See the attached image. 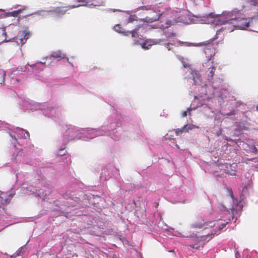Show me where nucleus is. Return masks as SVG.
<instances>
[{
    "mask_svg": "<svg viewBox=\"0 0 258 258\" xmlns=\"http://www.w3.org/2000/svg\"><path fill=\"white\" fill-rule=\"evenodd\" d=\"M117 27H118V28H119V25H116L114 27V28H115V30H117Z\"/></svg>",
    "mask_w": 258,
    "mask_h": 258,
    "instance_id": "obj_28",
    "label": "nucleus"
},
{
    "mask_svg": "<svg viewBox=\"0 0 258 258\" xmlns=\"http://www.w3.org/2000/svg\"><path fill=\"white\" fill-rule=\"evenodd\" d=\"M194 127V125L192 124H187L185 125L182 128H178L175 130V134L176 135H179L183 132H187L189 130H191Z\"/></svg>",
    "mask_w": 258,
    "mask_h": 258,
    "instance_id": "obj_8",
    "label": "nucleus"
},
{
    "mask_svg": "<svg viewBox=\"0 0 258 258\" xmlns=\"http://www.w3.org/2000/svg\"><path fill=\"white\" fill-rule=\"evenodd\" d=\"M236 165L234 163L232 164H225V169L224 171L225 173L230 174L231 175H236L235 167Z\"/></svg>",
    "mask_w": 258,
    "mask_h": 258,
    "instance_id": "obj_7",
    "label": "nucleus"
},
{
    "mask_svg": "<svg viewBox=\"0 0 258 258\" xmlns=\"http://www.w3.org/2000/svg\"><path fill=\"white\" fill-rule=\"evenodd\" d=\"M20 11H15L12 12L11 13L12 14V16L14 17H17L20 13Z\"/></svg>",
    "mask_w": 258,
    "mask_h": 258,
    "instance_id": "obj_23",
    "label": "nucleus"
},
{
    "mask_svg": "<svg viewBox=\"0 0 258 258\" xmlns=\"http://www.w3.org/2000/svg\"><path fill=\"white\" fill-rule=\"evenodd\" d=\"M174 135L172 134V131H169L168 133H167L164 137L165 140H173V144L176 147H178L177 144L175 143V140L173 139Z\"/></svg>",
    "mask_w": 258,
    "mask_h": 258,
    "instance_id": "obj_13",
    "label": "nucleus"
},
{
    "mask_svg": "<svg viewBox=\"0 0 258 258\" xmlns=\"http://www.w3.org/2000/svg\"><path fill=\"white\" fill-rule=\"evenodd\" d=\"M203 43H204V45H205L207 44V42H204Z\"/></svg>",
    "mask_w": 258,
    "mask_h": 258,
    "instance_id": "obj_31",
    "label": "nucleus"
},
{
    "mask_svg": "<svg viewBox=\"0 0 258 258\" xmlns=\"http://www.w3.org/2000/svg\"><path fill=\"white\" fill-rule=\"evenodd\" d=\"M247 2L252 6H258V0H247Z\"/></svg>",
    "mask_w": 258,
    "mask_h": 258,
    "instance_id": "obj_19",
    "label": "nucleus"
},
{
    "mask_svg": "<svg viewBox=\"0 0 258 258\" xmlns=\"http://www.w3.org/2000/svg\"><path fill=\"white\" fill-rule=\"evenodd\" d=\"M214 54H215V52L213 51V49H212V50L211 51V53L210 54V56L212 57V56H213L214 55Z\"/></svg>",
    "mask_w": 258,
    "mask_h": 258,
    "instance_id": "obj_25",
    "label": "nucleus"
},
{
    "mask_svg": "<svg viewBox=\"0 0 258 258\" xmlns=\"http://www.w3.org/2000/svg\"><path fill=\"white\" fill-rule=\"evenodd\" d=\"M11 258H15V257H14V256H11Z\"/></svg>",
    "mask_w": 258,
    "mask_h": 258,
    "instance_id": "obj_32",
    "label": "nucleus"
},
{
    "mask_svg": "<svg viewBox=\"0 0 258 258\" xmlns=\"http://www.w3.org/2000/svg\"><path fill=\"white\" fill-rule=\"evenodd\" d=\"M211 51V49H209V48H206L205 50V53L207 54V51Z\"/></svg>",
    "mask_w": 258,
    "mask_h": 258,
    "instance_id": "obj_27",
    "label": "nucleus"
},
{
    "mask_svg": "<svg viewBox=\"0 0 258 258\" xmlns=\"http://www.w3.org/2000/svg\"><path fill=\"white\" fill-rule=\"evenodd\" d=\"M230 193L231 197L232 198V199H233V192H232V191L231 189L230 190Z\"/></svg>",
    "mask_w": 258,
    "mask_h": 258,
    "instance_id": "obj_26",
    "label": "nucleus"
},
{
    "mask_svg": "<svg viewBox=\"0 0 258 258\" xmlns=\"http://www.w3.org/2000/svg\"><path fill=\"white\" fill-rule=\"evenodd\" d=\"M224 26L221 29H227L229 32L233 31L234 29L246 30L250 27V29H256L258 26V18L250 19L244 17H231L223 23Z\"/></svg>",
    "mask_w": 258,
    "mask_h": 258,
    "instance_id": "obj_2",
    "label": "nucleus"
},
{
    "mask_svg": "<svg viewBox=\"0 0 258 258\" xmlns=\"http://www.w3.org/2000/svg\"><path fill=\"white\" fill-rule=\"evenodd\" d=\"M138 29H135L134 30H133L131 31L127 32L126 34H125V36H128L129 34H131L132 37H136L138 36Z\"/></svg>",
    "mask_w": 258,
    "mask_h": 258,
    "instance_id": "obj_15",
    "label": "nucleus"
},
{
    "mask_svg": "<svg viewBox=\"0 0 258 258\" xmlns=\"http://www.w3.org/2000/svg\"><path fill=\"white\" fill-rule=\"evenodd\" d=\"M30 36V33L28 30L20 31L17 36H15V34L10 35V36H11V40H13L16 41L18 44L21 45L26 43Z\"/></svg>",
    "mask_w": 258,
    "mask_h": 258,
    "instance_id": "obj_4",
    "label": "nucleus"
},
{
    "mask_svg": "<svg viewBox=\"0 0 258 258\" xmlns=\"http://www.w3.org/2000/svg\"><path fill=\"white\" fill-rule=\"evenodd\" d=\"M215 15L212 13H210L208 15L204 16H199L195 15V23H200L209 24L214 23V19L215 18Z\"/></svg>",
    "mask_w": 258,
    "mask_h": 258,
    "instance_id": "obj_5",
    "label": "nucleus"
},
{
    "mask_svg": "<svg viewBox=\"0 0 258 258\" xmlns=\"http://www.w3.org/2000/svg\"><path fill=\"white\" fill-rule=\"evenodd\" d=\"M20 132H21L22 137L24 139H27L29 138V133L28 131H25L23 130H20Z\"/></svg>",
    "mask_w": 258,
    "mask_h": 258,
    "instance_id": "obj_16",
    "label": "nucleus"
},
{
    "mask_svg": "<svg viewBox=\"0 0 258 258\" xmlns=\"http://www.w3.org/2000/svg\"><path fill=\"white\" fill-rule=\"evenodd\" d=\"M66 8L67 9H64V7H57L53 10V12L58 16L63 15L66 13L67 10H70L68 6Z\"/></svg>",
    "mask_w": 258,
    "mask_h": 258,
    "instance_id": "obj_9",
    "label": "nucleus"
},
{
    "mask_svg": "<svg viewBox=\"0 0 258 258\" xmlns=\"http://www.w3.org/2000/svg\"><path fill=\"white\" fill-rule=\"evenodd\" d=\"M228 115H232L235 114V111L232 110L230 112H229L227 114Z\"/></svg>",
    "mask_w": 258,
    "mask_h": 258,
    "instance_id": "obj_24",
    "label": "nucleus"
},
{
    "mask_svg": "<svg viewBox=\"0 0 258 258\" xmlns=\"http://www.w3.org/2000/svg\"><path fill=\"white\" fill-rule=\"evenodd\" d=\"M88 3H89V5H92L94 6H102L104 5V0H90L88 2Z\"/></svg>",
    "mask_w": 258,
    "mask_h": 258,
    "instance_id": "obj_10",
    "label": "nucleus"
},
{
    "mask_svg": "<svg viewBox=\"0 0 258 258\" xmlns=\"http://www.w3.org/2000/svg\"><path fill=\"white\" fill-rule=\"evenodd\" d=\"M140 9L146 10L147 11L146 16L144 18V22L147 23H152L159 19L161 14L160 12L156 11L151 9L148 8V6H142Z\"/></svg>",
    "mask_w": 258,
    "mask_h": 258,
    "instance_id": "obj_3",
    "label": "nucleus"
},
{
    "mask_svg": "<svg viewBox=\"0 0 258 258\" xmlns=\"http://www.w3.org/2000/svg\"><path fill=\"white\" fill-rule=\"evenodd\" d=\"M192 109L191 108H188L186 111H184L181 113V116L183 117H186L187 115V113H189V115H190V112L191 111Z\"/></svg>",
    "mask_w": 258,
    "mask_h": 258,
    "instance_id": "obj_18",
    "label": "nucleus"
},
{
    "mask_svg": "<svg viewBox=\"0 0 258 258\" xmlns=\"http://www.w3.org/2000/svg\"><path fill=\"white\" fill-rule=\"evenodd\" d=\"M210 69H211L210 72H209V76L211 77L212 78V77H213L214 76V73H215V67H212V68H210Z\"/></svg>",
    "mask_w": 258,
    "mask_h": 258,
    "instance_id": "obj_20",
    "label": "nucleus"
},
{
    "mask_svg": "<svg viewBox=\"0 0 258 258\" xmlns=\"http://www.w3.org/2000/svg\"><path fill=\"white\" fill-rule=\"evenodd\" d=\"M195 228H202L201 233L195 236V248L197 249L201 246L203 247L205 243L210 240L212 236L214 235L217 230H220L221 228L218 227V224L214 221L204 222L203 220H199L196 222Z\"/></svg>",
    "mask_w": 258,
    "mask_h": 258,
    "instance_id": "obj_1",
    "label": "nucleus"
},
{
    "mask_svg": "<svg viewBox=\"0 0 258 258\" xmlns=\"http://www.w3.org/2000/svg\"><path fill=\"white\" fill-rule=\"evenodd\" d=\"M10 203V199L7 198L6 195L2 194L0 196V204L1 205H7Z\"/></svg>",
    "mask_w": 258,
    "mask_h": 258,
    "instance_id": "obj_11",
    "label": "nucleus"
},
{
    "mask_svg": "<svg viewBox=\"0 0 258 258\" xmlns=\"http://www.w3.org/2000/svg\"><path fill=\"white\" fill-rule=\"evenodd\" d=\"M10 28H8V32L9 35H7L5 29H0V43L5 41L8 42L11 41V36H10V35H12V31H10Z\"/></svg>",
    "mask_w": 258,
    "mask_h": 258,
    "instance_id": "obj_6",
    "label": "nucleus"
},
{
    "mask_svg": "<svg viewBox=\"0 0 258 258\" xmlns=\"http://www.w3.org/2000/svg\"><path fill=\"white\" fill-rule=\"evenodd\" d=\"M5 76V73L3 71H0V77H1L0 84H2L3 83H4Z\"/></svg>",
    "mask_w": 258,
    "mask_h": 258,
    "instance_id": "obj_17",
    "label": "nucleus"
},
{
    "mask_svg": "<svg viewBox=\"0 0 258 258\" xmlns=\"http://www.w3.org/2000/svg\"><path fill=\"white\" fill-rule=\"evenodd\" d=\"M50 56L54 58H64L65 55L60 51L53 52Z\"/></svg>",
    "mask_w": 258,
    "mask_h": 258,
    "instance_id": "obj_12",
    "label": "nucleus"
},
{
    "mask_svg": "<svg viewBox=\"0 0 258 258\" xmlns=\"http://www.w3.org/2000/svg\"><path fill=\"white\" fill-rule=\"evenodd\" d=\"M184 68L189 67L188 65L183 64Z\"/></svg>",
    "mask_w": 258,
    "mask_h": 258,
    "instance_id": "obj_30",
    "label": "nucleus"
},
{
    "mask_svg": "<svg viewBox=\"0 0 258 258\" xmlns=\"http://www.w3.org/2000/svg\"><path fill=\"white\" fill-rule=\"evenodd\" d=\"M17 70L19 72H26V66H19L17 68Z\"/></svg>",
    "mask_w": 258,
    "mask_h": 258,
    "instance_id": "obj_22",
    "label": "nucleus"
},
{
    "mask_svg": "<svg viewBox=\"0 0 258 258\" xmlns=\"http://www.w3.org/2000/svg\"><path fill=\"white\" fill-rule=\"evenodd\" d=\"M79 3H82V4H79L76 5H72V6H68V8L69 9H71L73 8H77L81 6L84 5L85 3H88V2H86L85 0H77Z\"/></svg>",
    "mask_w": 258,
    "mask_h": 258,
    "instance_id": "obj_14",
    "label": "nucleus"
},
{
    "mask_svg": "<svg viewBox=\"0 0 258 258\" xmlns=\"http://www.w3.org/2000/svg\"><path fill=\"white\" fill-rule=\"evenodd\" d=\"M151 45H150V44H147V42L146 41V42H144V43H143V44H142V47L143 49L146 50V49H149V46H151Z\"/></svg>",
    "mask_w": 258,
    "mask_h": 258,
    "instance_id": "obj_21",
    "label": "nucleus"
},
{
    "mask_svg": "<svg viewBox=\"0 0 258 258\" xmlns=\"http://www.w3.org/2000/svg\"><path fill=\"white\" fill-rule=\"evenodd\" d=\"M253 149L254 150V152H257V149H256V148L255 147H254V149Z\"/></svg>",
    "mask_w": 258,
    "mask_h": 258,
    "instance_id": "obj_29",
    "label": "nucleus"
}]
</instances>
